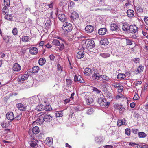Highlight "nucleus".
<instances>
[{
	"label": "nucleus",
	"mask_w": 148,
	"mask_h": 148,
	"mask_svg": "<svg viewBox=\"0 0 148 148\" xmlns=\"http://www.w3.org/2000/svg\"><path fill=\"white\" fill-rule=\"evenodd\" d=\"M52 116L49 114H43L39 116L37 120L35 122L37 123L38 121L40 124H42L44 121L50 122L52 119Z\"/></svg>",
	"instance_id": "nucleus-1"
},
{
	"label": "nucleus",
	"mask_w": 148,
	"mask_h": 148,
	"mask_svg": "<svg viewBox=\"0 0 148 148\" xmlns=\"http://www.w3.org/2000/svg\"><path fill=\"white\" fill-rule=\"evenodd\" d=\"M63 29L66 32H70L72 29V25L69 23L65 22L63 24Z\"/></svg>",
	"instance_id": "nucleus-2"
},
{
	"label": "nucleus",
	"mask_w": 148,
	"mask_h": 148,
	"mask_svg": "<svg viewBox=\"0 0 148 148\" xmlns=\"http://www.w3.org/2000/svg\"><path fill=\"white\" fill-rule=\"evenodd\" d=\"M52 43L55 45L59 46L60 45V46L59 47L60 51L62 50L64 48V46L63 43H61L58 40L54 39L52 41Z\"/></svg>",
	"instance_id": "nucleus-3"
},
{
	"label": "nucleus",
	"mask_w": 148,
	"mask_h": 148,
	"mask_svg": "<svg viewBox=\"0 0 148 148\" xmlns=\"http://www.w3.org/2000/svg\"><path fill=\"white\" fill-rule=\"evenodd\" d=\"M39 132V127L37 126H35L32 129H29L28 133L30 134L32 132L33 134H38Z\"/></svg>",
	"instance_id": "nucleus-4"
},
{
	"label": "nucleus",
	"mask_w": 148,
	"mask_h": 148,
	"mask_svg": "<svg viewBox=\"0 0 148 148\" xmlns=\"http://www.w3.org/2000/svg\"><path fill=\"white\" fill-rule=\"evenodd\" d=\"M86 46L88 49H91L94 47L95 46L94 41L92 40L88 41Z\"/></svg>",
	"instance_id": "nucleus-5"
},
{
	"label": "nucleus",
	"mask_w": 148,
	"mask_h": 148,
	"mask_svg": "<svg viewBox=\"0 0 148 148\" xmlns=\"http://www.w3.org/2000/svg\"><path fill=\"white\" fill-rule=\"evenodd\" d=\"M6 117L10 121L13 120L14 118V114L11 112H8L6 115Z\"/></svg>",
	"instance_id": "nucleus-6"
},
{
	"label": "nucleus",
	"mask_w": 148,
	"mask_h": 148,
	"mask_svg": "<svg viewBox=\"0 0 148 148\" xmlns=\"http://www.w3.org/2000/svg\"><path fill=\"white\" fill-rule=\"evenodd\" d=\"M94 29V27L90 25H87L85 28V30L86 32L88 33L92 32Z\"/></svg>",
	"instance_id": "nucleus-7"
},
{
	"label": "nucleus",
	"mask_w": 148,
	"mask_h": 148,
	"mask_svg": "<svg viewBox=\"0 0 148 148\" xmlns=\"http://www.w3.org/2000/svg\"><path fill=\"white\" fill-rule=\"evenodd\" d=\"M97 101L101 106H103L106 105V101L103 98H98Z\"/></svg>",
	"instance_id": "nucleus-8"
},
{
	"label": "nucleus",
	"mask_w": 148,
	"mask_h": 148,
	"mask_svg": "<svg viewBox=\"0 0 148 148\" xmlns=\"http://www.w3.org/2000/svg\"><path fill=\"white\" fill-rule=\"evenodd\" d=\"M16 107L20 111H25L26 108V106L23 105L21 103H18L16 105Z\"/></svg>",
	"instance_id": "nucleus-9"
},
{
	"label": "nucleus",
	"mask_w": 148,
	"mask_h": 148,
	"mask_svg": "<svg viewBox=\"0 0 148 148\" xmlns=\"http://www.w3.org/2000/svg\"><path fill=\"white\" fill-rule=\"evenodd\" d=\"M138 28L134 25H131L130 26L129 32L132 33H135L137 31Z\"/></svg>",
	"instance_id": "nucleus-10"
},
{
	"label": "nucleus",
	"mask_w": 148,
	"mask_h": 148,
	"mask_svg": "<svg viewBox=\"0 0 148 148\" xmlns=\"http://www.w3.org/2000/svg\"><path fill=\"white\" fill-rule=\"evenodd\" d=\"M21 69L20 65L18 63L14 64L12 67L13 70L14 71H18Z\"/></svg>",
	"instance_id": "nucleus-11"
},
{
	"label": "nucleus",
	"mask_w": 148,
	"mask_h": 148,
	"mask_svg": "<svg viewBox=\"0 0 148 148\" xmlns=\"http://www.w3.org/2000/svg\"><path fill=\"white\" fill-rule=\"evenodd\" d=\"M110 29L112 31H119V28L118 25L116 24H112L110 25Z\"/></svg>",
	"instance_id": "nucleus-12"
},
{
	"label": "nucleus",
	"mask_w": 148,
	"mask_h": 148,
	"mask_svg": "<svg viewBox=\"0 0 148 148\" xmlns=\"http://www.w3.org/2000/svg\"><path fill=\"white\" fill-rule=\"evenodd\" d=\"M59 20L62 22H64L66 21V17L63 14H59L58 16Z\"/></svg>",
	"instance_id": "nucleus-13"
},
{
	"label": "nucleus",
	"mask_w": 148,
	"mask_h": 148,
	"mask_svg": "<svg viewBox=\"0 0 148 148\" xmlns=\"http://www.w3.org/2000/svg\"><path fill=\"white\" fill-rule=\"evenodd\" d=\"M38 142V141L35 140H32L29 143L31 147L30 148H36Z\"/></svg>",
	"instance_id": "nucleus-14"
},
{
	"label": "nucleus",
	"mask_w": 148,
	"mask_h": 148,
	"mask_svg": "<svg viewBox=\"0 0 148 148\" xmlns=\"http://www.w3.org/2000/svg\"><path fill=\"white\" fill-rule=\"evenodd\" d=\"M92 77L94 80H99L101 77V75L99 73L94 72V74L92 75Z\"/></svg>",
	"instance_id": "nucleus-15"
},
{
	"label": "nucleus",
	"mask_w": 148,
	"mask_h": 148,
	"mask_svg": "<svg viewBox=\"0 0 148 148\" xmlns=\"http://www.w3.org/2000/svg\"><path fill=\"white\" fill-rule=\"evenodd\" d=\"M29 52L32 54H36L38 52V50L37 48L35 47L31 48L29 50Z\"/></svg>",
	"instance_id": "nucleus-16"
},
{
	"label": "nucleus",
	"mask_w": 148,
	"mask_h": 148,
	"mask_svg": "<svg viewBox=\"0 0 148 148\" xmlns=\"http://www.w3.org/2000/svg\"><path fill=\"white\" fill-rule=\"evenodd\" d=\"M29 77V75L27 74H24L22 75H21V77L19 76L18 79H19V80L18 81H21V80L24 81L25 80L27 79L28 77Z\"/></svg>",
	"instance_id": "nucleus-17"
},
{
	"label": "nucleus",
	"mask_w": 148,
	"mask_h": 148,
	"mask_svg": "<svg viewBox=\"0 0 148 148\" xmlns=\"http://www.w3.org/2000/svg\"><path fill=\"white\" fill-rule=\"evenodd\" d=\"M107 29L106 28H100L98 31V33L101 35H104L106 33Z\"/></svg>",
	"instance_id": "nucleus-18"
},
{
	"label": "nucleus",
	"mask_w": 148,
	"mask_h": 148,
	"mask_svg": "<svg viewBox=\"0 0 148 148\" xmlns=\"http://www.w3.org/2000/svg\"><path fill=\"white\" fill-rule=\"evenodd\" d=\"M84 51H81L78 52L77 54V57L78 59H81L84 56Z\"/></svg>",
	"instance_id": "nucleus-19"
},
{
	"label": "nucleus",
	"mask_w": 148,
	"mask_h": 148,
	"mask_svg": "<svg viewBox=\"0 0 148 148\" xmlns=\"http://www.w3.org/2000/svg\"><path fill=\"white\" fill-rule=\"evenodd\" d=\"M84 73L86 75L89 76L91 74V70L88 68H86L84 70Z\"/></svg>",
	"instance_id": "nucleus-20"
},
{
	"label": "nucleus",
	"mask_w": 148,
	"mask_h": 148,
	"mask_svg": "<svg viewBox=\"0 0 148 148\" xmlns=\"http://www.w3.org/2000/svg\"><path fill=\"white\" fill-rule=\"evenodd\" d=\"M128 16L130 17H133L134 15V12L132 10L129 9L127 12Z\"/></svg>",
	"instance_id": "nucleus-21"
},
{
	"label": "nucleus",
	"mask_w": 148,
	"mask_h": 148,
	"mask_svg": "<svg viewBox=\"0 0 148 148\" xmlns=\"http://www.w3.org/2000/svg\"><path fill=\"white\" fill-rule=\"evenodd\" d=\"M100 43L103 45H108L109 42L108 39L106 38H102L100 41Z\"/></svg>",
	"instance_id": "nucleus-22"
},
{
	"label": "nucleus",
	"mask_w": 148,
	"mask_h": 148,
	"mask_svg": "<svg viewBox=\"0 0 148 148\" xmlns=\"http://www.w3.org/2000/svg\"><path fill=\"white\" fill-rule=\"evenodd\" d=\"M130 25L129 24H124L122 27L123 30L127 32L129 31Z\"/></svg>",
	"instance_id": "nucleus-23"
},
{
	"label": "nucleus",
	"mask_w": 148,
	"mask_h": 148,
	"mask_svg": "<svg viewBox=\"0 0 148 148\" xmlns=\"http://www.w3.org/2000/svg\"><path fill=\"white\" fill-rule=\"evenodd\" d=\"M31 101H32L34 103H37L38 101V98L37 96H34L30 98Z\"/></svg>",
	"instance_id": "nucleus-24"
},
{
	"label": "nucleus",
	"mask_w": 148,
	"mask_h": 148,
	"mask_svg": "<svg viewBox=\"0 0 148 148\" xmlns=\"http://www.w3.org/2000/svg\"><path fill=\"white\" fill-rule=\"evenodd\" d=\"M46 62L44 58H41L39 60L38 63L40 65L42 66L44 65Z\"/></svg>",
	"instance_id": "nucleus-25"
},
{
	"label": "nucleus",
	"mask_w": 148,
	"mask_h": 148,
	"mask_svg": "<svg viewBox=\"0 0 148 148\" xmlns=\"http://www.w3.org/2000/svg\"><path fill=\"white\" fill-rule=\"evenodd\" d=\"M126 77L125 75L124 74L119 73L117 76V78L120 80H122L125 78Z\"/></svg>",
	"instance_id": "nucleus-26"
},
{
	"label": "nucleus",
	"mask_w": 148,
	"mask_h": 148,
	"mask_svg": "<svg viewBox=\"0 0 148 148\" xmlns=\"http://www.w3.org/2000/svg\"><path fill=\"white\" fill-rule=\"evenodd\" d=\"M11 39V37L9 36H5L3 37V39L5 40V42L6 43L9 42Z\"/></svg>",
	"instance_id": "nucleus-27"
},
{
	"label": "nucleus",
	"mask_w": 148,
	"mask_h": 148,
	"mask_svg": "<svg viewBox=\"0 0 148 148\" xmlns=\"http://www.w3.org/2000/svg\"><path fill=\"white\" fill-rule=\"evenodd\" d=\"M45 106L42 105L40 104L37 106L36 109L38 111H41L44 109Z\"/></svg>",
	"instance_id": "nucleus-28"
},
{
	"label": "nucleus",
	"mask_w": 148,
	"mask_h": 148,
	"mask_svg": "<svg viewBox=\"0 0 148 148\" xmlns=\"http://www.w3.org/2000/svg\"><path fill=\"white\" fill-rule=\"evenodd\" d=\"M71 16L72 18L73 19L77 18L79 16L78 14L75 12H73Z\"/></svg>",
	"instance_id": "nucleus-29"
},
{
	"label": "nucleus",
	"mask_w": 148,
	"mask_h": 148,
	"mask_svg": "<svg viewBox=\"0 0 148 148\" xmlns=\"http://www.w3.org/2000/svg\"><path fill=\"white\" fill-rule=\"evenodd\" d=\"M39 67L37 66H34L32 69V71L33 73H36L38 72L39 70Z\"/></svg>",
	"instance_id": "nucleus-30"
},
{
	"label": "nucleus",
	"mask_w": 148,
	"mask_h": 148,
	"mask_svg": "<svg viewBox=\"0 0 148 148\" xmlns=\"http://www.w3.org/2000/svg\"><path fill=\"white\" fill-rule=\"evenodd\" d=\"M51 25V23L50 20H48L47 21L45 24V26L46 28H48Z\"/></svg>",
	"instance_id": "nucleus-31"
},
{
	"label": "nucleus",
	"mask_w": 148,
	"mask_h": 148,
	"mask_svg": "<svg viewBox=\"0 0 148 148\" xmlns=\"http://www.w3.org/2000/svg\"><path fill=\"white\" fill-rule=\"evenodd\" d=\"M53 139L51 138H48L46 139V141L47 142V143L49 145H51L53 143Z\"/></svg>",
	"instance_id": "nucleus-32"
},
{
	"label": "nucleus",
	"mask_w": 148,
	"mask_h": 148,
	"mask_svg": "<svg viewBox=\"0 0 148 148\" xmlns=\"http://www.w3.org/2000/svg\"><path fill=\"white\" fill-rule=\"evenodd\" d=\"M30 40V38L28 36H25L22 38V41L25 42H28Z\"/></svg>",
	"instance_id": "nucleus-33"
},
{
	"label": "nucleus",
	"mask_w": 148,
	"mask_h": 148,
	"mask_svg": "<svg viewBox=\"0 0 148 148\" xmlns=\"http://www.w3.org/2000/svg\"><path fill=\"white\" fill-rule=\"evenodd\" d=\"M100 56L104 58H106L110 57V54L108 53H101L100 54Z\"/></svg>",
	"instance_id": "nucleus-34"
},
{
	"label": "nucleus",
	"mask_w": 148,
	"mask_h": 148,
	"mask_svg": "<svg viewBox=\"0 0 148 148\" xmlns=\"http://www.w3.org/2000/svg\"><path fill=\"white\" fill-rule=\"evenodd\" d=\"M2 11L4 14H7L8 12V9L7 7L5 6L2 9Z\"/></svg>",
	"instance_id": "nucleus-35"
},
{
	"label": "nucleus",
	"mask_w": 148,
	"mask_h": 148,
	"mask_svg": "<svg viewBox=\"0 0 148 148\" xmlns=\"http://www.w3.org/2000/svg\"><path fill=\"white\" fill-rule=\"evenodd\" d=\"M63 116V113L62 111H60L56 112V117H61Z\"/></svg>",
	"instance_id": "nucleus-36"
},
{
	"label": "nucleus",
	"mask_w": 148,
	"mask_h": 148,
	"mask_svg": "<svg viewBox=\"0 0 148 148\" xmlns=\"http://www.w3.org/2000/svg\"><path fill=\"white\" fill-rule=\"evenodd\" d=\"M138 135L139 138H144L146 136V134L143 132H139Z\"/></svg>",
	"instance_id": "nucleus-37"
},
{
	"label": "nucleus",
	"mask_w": 148,
	"mask_h": 148,
	"mask_svg": "<svg viewBox=\"0 0 148 148\" xmlns=\"http://www.w3.org/2000/svg\"><path fill=\"white\" fill-rule=\"evenodd\" d=\"M144 69V66H140L137 69V72L138 73L142 71Z\"/></svg>",
	"instance_id": "nucleus-38"
},
{
	"label": "nucleus",
	"mask_w": 148,
	"mask_h": 148,
	"mask_svg": "<svg viewBox=\"0 0 148 148\" xmlns=\"http://www.w3.org/2000/svg\"><path fill=\"white\" fill-rule=\"evenodd\" d=\"M81 33L80 32H76L73 35V38H77V39H78L79 38V35H80Z\"/></svg>",
	"instance_id": "nucleus-39"
},
{
	"label": "nucleus",
	"mask_w": 148,
	"mask_h": 148,
	"mask_svg": "<svg viewBox=\"0 0 148 148\" xmlns=\"http://www.w3.org/2000/svg\"><path fill=\"white\" fill-rule=\"evenodd\" d=\"M44 108L47 111H50L52 110V108L50 105H47Z\"/></svg>",
	"instance_id": "nucleus-40"
},
{
	"label": "nucleus",
	"mask_w": 148,
	"mask_h": 148,
	"mask_svg": "<svg viewBox=\"0 0 148 148\" xmlns=\"http://www.w3.org/2000/svg\"><path fill=\"white\" fill-rule=\"evenodd\" d=\"M93 112V109L92 108H90L88 109L86 112L87 114L90 115L92 114Z\"/></svg>",
	"instance_id": "nucleus-41"
},
{
	"label": "nucleus",
	"mask_w": 148,
	"mask_h": 148,
	"mask_svg": "<svg viewBox=\"0 0 148 148\" xmlns=\"http://www.w3.org/2000/svg\"><path fill=\"white\" fill-rule=\"evenodd\" d=\"M67 4V1L65 0H62L61 1L60 5L61 6H65Z\"/></svg>",
	"instance_id": "nucleus-42"
},
{
	"label": "nucleus",
	"mask_w": 148,
	"mask_h": 148,
	"mask_svg": "<svg viewBox=\"0 0 148 148\" xmlns=\"http://www.w3.org/2000/svg\"><path fill=\"white\" fill-rule=\"evenodd\" d=\"M81 78H82L81 77L80 75H79L77 77L76 76H75V77H74V80L75 82H76V81L79 82V81L81 79Z\"/></svg>",
	"instance_id": "nucleus-43"
},
{
	"label": "nucleus",
	"mask_w": 148,
	"mask_h": 148,
	"mask_svg": "<svg viewBox=\"0 0 148 148\" xmlns=\"http://www.w3.org/2000/svg\"><path fill=\"white\" fill-rule=\"evenodd\" d=\"M1 125L3 128H5L8 127V125L5 121L3 122V123L1 124Z\"/></svg>",
	"instance_id": "nucleus-44"
},
{
	"label": "nucleus",
	"mask_w": 148,
	"mask_h": 148,
	"mask_svg": "<svg viewBox=\"0 0 148 148\" xmlns=\"http://www.w3.org/2000/svg\"><path fill=\"white\" fill-rule=\"evenodd\" d=\"M92 90L94 91L97 94L101 92V91L100 90H99L97 88L95 87H93Z\"/></svg>",
	"instance_id": "nucleus-45"
},
{
	"label": "nucleus",
	"mask_w": 148,
	"mask_h": 148,
	"mask_svg": "<svg viewBox=\"0 0 148 148\" xmlns=\"http://www.w3.org/2000/svg\"><path fill=\"white\" fill-rule=\"evenodd\" d=\"M101 77L106 81H108L109 79V77L105 75H101Z\"/></svg>",
	"instance_id": "nucleus-46"
},
{
	"label": "nucleus",
	"mask_w": 148,
	"mask_h": 148,
	"mask_svg": "<svg viewBox=\"0 0 148 148\" xmlns=\"http://www.w3.org/2000/svg\"><path fill=\"white\" fill-rule=\"evenodd\" d=\"M126 44L128 45H131L132 44V41L129 39H126Z\"/></svg>",
	"instance_id": "nucleus-47"
},
{
	"label": "nucleus",
	"mask_w": 148,
	"mask_h": 148,
	"mask_svg": "<svg viewBox=\"0 0 148 148\" xmlns=\"http://www.w3.org/2000/svg\"><path fill=\"white\" fill-rule=\"evenodd\" d=\"M10 5V1L9 0H4V5L5 6H9Z\"/></svg>",
	"instance_id": "nucleus-48"
},
{
	"label": "nucleus",
	"mask_w": 148,
	"mask_h": 148,
	"mask_svg": "<svg viewBox=\"0 0 148 148\" xmlns=\"http://www.w3.org/2000/svg\"><path fill=\"white\" fill-rule=\"evenodd\" d=\"M5 18L8 20H12V16L10 15H7L5 16Z\"/></svg>",
	"instance_id": "nucleus-49"
},
{
	"label": "nucleus",
	"mask_w": 148,
	"mask_h": 148,
	"mask_svg": "<svg viewBox=\"0 0 148 148\" xmlns=\"http://www.w3.org/2000/svg\"><path fill=\"white\" fill-rule=\"evenodd\" d=\"M119 110V112L121 114H122L125 110V108L122 106Z\"/></svg>",
	"instance_id": "nucleus-50"
},
{
	"label": "nucleus",
	"mask_w": 148,
	"mask_h": 148,
	"mask_svg": "<svg viewBox=\"0 0 148 148\" xmlns=\"http://www.w3.org/2000/svg\"><path fill=\"white\" fill-rule=\"evenodd\" d=\"M12 33L14 35H15L17 34V29L16 28H14L12 30Z\"/></svg>",
	"instance_id": "nucleus-51"
},
{
	"label": "nucleus",
	"mask_w": 148,
	"mask_h": 148,
	"mask_svg": "<svg viewBox=\"0 0 148 148\" xmlns=\"http://www.w3.org/2000/svg\"><path fill=\"white\" fill-rule=\"evenodd\" d=\"M121 106H122L119 105L117 104H115L114 106V107L115 109H119L120 108H121Z\"/></svg>",
	"instance_id": "nucleus-52"
},
{
	"label": "nucleus",
	"mask_w": 148,
	"mask_h": 148,
	"mask_svg": "<svg viewBox=\"0 0 148 148\" xmlns=\"http://www.w3.org/2000/svg\"><path fill=\"white\" fill-rule=\"evenodd\" d=\"M125 132L126 134L128 136L130 135V129L128 128L126 129L125 130Z\"/></svg>",
	"instance_id": "nucleus-53"
},
{
	"label": "nucleus",
	"mask_w": 148,
	"mask_h": 148,
	"mask_svg": "<svg viewBox=\"0 0 148 148\" xmlns=\"http://www.w3.org/2000/svg\"><path fill=\"white\" fill-rule=\"evenodd\" d=\"M112 85L114 87H118L120 86V84L118 83H114Z\"/></svg>",
	"instance_id": "nucleus-54"
},
{
	"label": "nucleus",
	"mask_w": 148,
	"mask_h": 148,
	"mask_svg": "<svg viewBox=\"0 0 148 148\" xmlns=\"http://www.w3.org/2000/svg\"><path fill=\"white\" fill-rule=\"evenodd\" d=\"M57 69L58 71H62L63 69V68L59 64H57Z\"/></svg>",
	"instance_id": "nucleus-55"
},
{
	"label": "nucleus",
	"mask_w": 148,
	"mask_h": 148,
	"mask_svg": "<svg viewBox=\"0 0 148 148\" xmlns=\"http://www.w3.org/2000/svg\"><path fill=\"white\" fill-rule=\"evenodd\" d=\"M123 124L121 120H118L117 121V125L120 126Z\"/></svg>",
	"instance_id": "nucleus-56"
},
{
	"label": "nucleus",
	"mask_w": 148,
	"mask_h": 148,
	"mask_svg": "<svg viewBox=\"0 0 148 148\" xmlns=\"http://www.w3.org/2000/svg\"><path fill=\"white\" fill-rule=\"evenodd\" d=\"M22 113H20V114L18 115L15 118L16 120H19L21 117Z\"/></svg>",
	"instance_id": "nucleus-57"
},
{
	"label": "nucleus",
	"mask_w": 148,
	"mask_h": 148,
	"mask_svg": "<svg viewBox=\"0 0 148 148\" xmlns=\"http://www.w3.org/2000/svg\"><path fill=\"white\" fill-rule=\"evenodd\" d=\"M66 83L67 85L69 86L71 85V80L69 79H67L66 80Z\"/></svg>",
	"instance_id": "nucleus-58"
},
{
	"label": "nucleus",
	"mask_w": 148,
	"mask_h": 148,
	"mask_svg": "<svg viewBox=\"0 0 148 148\" xmlns=\"http://www.w3.org/2000/svg\"><path fill=\"white\" fill-rule=\"evenodd\" d=\"M140 59L138 58H135L134 59V62L135 63H139Z\"/></svg>",
	"instance_id": "nucleus-59"
},
{
	"label": "nucleus",
	"mask_w": 148,
	"mask_h": 148,
	"mask_svg": "<svg viewBox=\"0 0 148 148\" xmlns=\"http://www.w3.org/2000/svg\"><path fill=\"white\" fill-rule=\"evenodd\" d=\"M123 86H120L118 88V90L119 92H121L122 91L123 89Z\"/></svg>",
	"instance_id": "nucleus-60"
},
{
	"label": "nucleus",
	"mask_w": 148,
	"mask_h": 148,
	"mask_svg": "<svg viewBox=\"0 0 148 148\" xmlns=\"http://www.w3.org/2000/svg\"><path fill=\"white\" fill-rule=\"evenodd\" d=\"M75 5V4L74 2L72 1H71L69 3V5L70 7H73Z\"/></svg>",
	"instance_id": "nucleus-61"
},
{
	"label": "nucleus",
	"mask_w": 148,
	"mask_h": 148,
	"mask_svg": "<svg viewBox=\"0 0 148 148\" xmlns=\"http://www.w3.org/2000/svg\"><path fill=\"white\" fill-rule=\"evenodd\" d=\"M144 21L145 23L148 25V17H145L144 18Z\"/></svg>",
	"instance_id": "nucleus-62"
},
{
	"label": "nucleus",
	"mask_w": 148,
	"mask_h": 148,
	"mask_svg": "<svg viewBox=\"0 0 148 148\" xmlns=\"http://www.w3.org/2000/svg\"><path fill=\"white\" fill-rule=\"evenodd\" d=\"M49 58L50 59L52 60H54V59L55 58V56L53 55H51L49 56Z\"/></svg>",
	"instance_id": "nucleus-63"
},
{
	"label": "nucleus",
	"mask_w": 148,
	"mask_h": 148,
	"mask_svg": "<svg viewBox=\"0 0 148 148\" xmlns=\"http://www.w3.org/2000/svg\"><path fill=\"white\" fill-rule=\"evenodd\" d=\"M132 131L134 134H136L138 131V129H132Z\"/></svg>",
	"instance_id": "nucleus-64"
}]
</instances>
